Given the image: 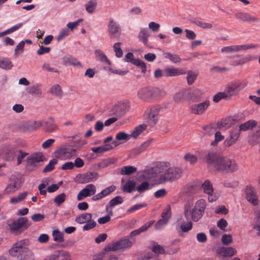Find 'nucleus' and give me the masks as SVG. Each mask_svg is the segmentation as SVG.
<instances>
[{"mask_svg": "<svg viewBox=\"0 0 260 260\" xmlns=\"http://www.w3.org/2000/svg\"><path fill=\"white\" fill-rule=\"evenodd\" d=\"M56 158L60 159H70L77 155L76 150L71 147H60L54 151Z\"/></svg>", "mask_w": 260, "mask_h": 260, "instance_id": "6e6552de", "label": "nucleus"}, {"mask_svg": "<svg viewBox=\"0 0 260 260\" xmlns=\"http://www.w3.org/2000/svg\"><path fill=\"white\" fill-rule=\"evenodd\" d=\"M149 35V31L147 28H142L139 34V40L142 42L144 45H146Z\"/></svg>", "mask_w": 260, "mask_h": 260, "instance_id": "ea45409f", "label": "nucleus"}, {"mask_svg": "<svg viewBox=\"0 0 260 260\" xmlns=\"http://www.w3.org/2000/svg\"><path fill=\"white\" fill-rule=\"evenodd\" d=\"M186 94H187L186 90L179 91L174 95L173 99L175 102L178 103L183 100Z\"/></svg>", "mask_w": 260, "mask_h": 260, "instance_id": "6e6d98bb", "label": "nucleus"}, {"mask_svg": "<svg viewBox=\"0 0 260 260\" xmlns=\"http://www.w3.org/2000/svg\"><path fill=\"white\" fill-rule=\"evenodd\" d=\"M16 151L11 145H4L0 149V155L5 160L12 161L16 157Z\"/></svg>", "mask_w": 260, "mask_h": 260, "instance_id": "f8f14e48", "label": "nucleus"}, {"mask_svg": "<svg viewBox=\"0 0 260 260\" xmlns=\"http://www.w3.org/2000/svg\"><path fill=\"white\" fill-rule=\"evenodd\" d=\"M113 139L112 137L109 136L104 140V145L99 147H91L90 149L92 152L95 153H102L108 151H109L112 149L113 146L112 145L109 144V142H111V141L113 140Z\"/></svg>", "mask_w": 260, "mask_h": 260, "instance_id": "aec40b11", "label": "nucleus"}, {"mask_svg": "<svg viewBox=\"0 0 260 260\" xmlns=\"http://www.w3.org/2000/svg\"><path fill=\"white\" fill-rule=\"evenodd\" d=\"M52 236L54 241L57 242H62L64 241L63 234L58 230H54L52 232Z\"/></svg>", "mask_w": 260, "mask_h": 260, "instance_id": "3c124183", "label": "nucleus"}, {"mask_svg": "<svg viewBox=\"0 0 260 260\" xmlns=\"http://www.w3.org/2000/svg\"><path fill=\"white\" fill-rule=\"evenodd\" d=\"M150 184L147 182L144 181L142 182L137 187V190L139 192H143L149 189Z\"/></svg>", "mask_w": 260, "mask_h": 260, "instance_id": "0e129e2a", "label": "nucleus"}, {"mask_svg": "<svg viewBox=\"0 0 260 260\" xmlns=\"http://www.w3.org/2000/svg\"><path fill=\"white\" fill-rule=\"evenodd\" d=\"M147 128V125L145 124H141L136 127L130 135V137L136 138L140 134L142 133Z\"/></svg>", "mask_w": 260, "mask_h": 260, "instance_id": "79ce46f5", "label": "nucleus"}, {"mask_svg": "<svg viewBox=\"0 0 260 260\" xmlns=\"http://www.w3.org/2000/svg\"><path fill=\"white\" fill-rule=\"evenodd\" d=\"M210 105V101L206 100L200 103L191 105L189 107V110L192 114L201 115L205 113Z\"/></svg>", "mask_w": 260, "mask_h": 260, "instance_id": "9d476101", "label": "nucleus"}, {"mask_svg": "<svg viewBox=\"0 0 260 260\" xmlns=\"http://www.w3.org/2000/svg\"><path fill=\"white\" fill-rule=\"evenodd\" d=\"M92 219V215L90 213H85L82 214L76 218L75 221L80 224L86 223Z\"/></svg>", "mask_w": 260, "mask_h": 260, "instance_id": "58836bf2", "label": "nucleus"}, {"mask_svg": "<svg viewBox=\"0 0 260 260\" xmlns=\"http://www.w3.org/2000/svg\"><path fill=\"white\" fill-rule=\"evenodd\" d=\"M240 133L241 131L238 126L232 127L229 131V137L224 141V146L229 147L236 144L240 135Z\"/></svg>", "mask_w": 260, "mask_h": 260, "instance_id": "9b49d317", "label": "nucleus"}, {"mask_svg": "<svg viewBox=\"0 0 260 260\" xmlns=\"http://www.w3.org/2000/svg\"><path fill=\"white\" fill-rule=\"evenodd\" d=\"M232 121L233 119L231 117H226L222 119L217 123V127L220 129H226L233 124Z\"/></svg>", "mask_w": 260, "mask_h": 260, "instance_id": "473e14b6", "label": "nucleus"}, {"mask_svg": "<svg viewBox=\"0 0 260 260\" xmlns=\"http://www.w3.org/2000/svg\"><path fill=\"white\" fill-rule=\"evenodd\" d=\"M246 200L253 206L258 204V196L255 188L251 186H247L245 188Z\"/></svg>", "mask_w": 260, "mask_h": 260, "instance_id": "a211bd4d", "label": "nucleus"}, {"mask_svg": "<svg viewBox=\"0 0 260 260\" xmlns=\"http://www.w3.org/2000/svg\"><path fill=\"white\" fill-rule=\"evenodd\" d=\"M168 162H160L156 167L149 170V173L156 174L164 172L160 175L158 180V182L160 184L169 181H174L180 178L182 174V169L178 167L168 168Z\"/></svg>", "mask_w": 260, "mask_h": 260, "instance_id": "7ed1b4c3", "label": "nucleus"}, {"mask_svg": "<svg viewBox=\"0 0 260 260\" xmlns=\"http://www.w3.org/2000/svg\"><path fill=\"white\" fill-rule=\"evenodd\" d=\"M19 187L18 182L15 181L10 183L4 191V194H11L14 192Z\"/></svg>", "mask_w": 260, "mask_h": 260, "instance_id": "c9c22d12", "label": "nucleus"}, {"mask_svg": "<svg viewBox=\"0 0 260 260\" xmlns=\"http://www.w3.org/2000/svg\"><path fill=\"white\" fill-rule=\"evenodd\" d=\"M136 243L135 238H122L119 240L112 242L105 248L106 251H117L130 249Z\"/></svg>", "mask_w": 260, "mask_h": 260, "instance_id": "39448f33", "label": "nucleus"}, {"mask_svg": "<svg viewBox=\"0 0 260 260\" xmlns=\"http://www.w3.org/2000/svg\"><path fill=\"white\" fill-rule=\"evenodd\" d=\"M222 99H229L224 91L217 93L213 98V101L215 103H218Z\"/></svg>", "mask_w": 260, "mask_h": 260, "instance_id": "bf43d9fd", "label": "nucleus"}, {"mask_svg": "<svg viewBox=\"0 0 260 260\" xmlns=\"http://www.w3.org/2000/svg\"><path fill=\"white\" fill-rule=\"evenodd\" d=\"M27 221L26 217H20L17 220L9 224V226L12 231H17L23 227Z\"/></svg>", "mask_w": 260, "mask_h": 260, "instance_id": "bb28decb", "label": "nucleus"}, {"mask_svg": "<svg viewBox=\"0 0 260 260\" xmlns=\"http://www.w3.org/2000/svg\"><path fill=\"white\" fill-rule=\"evenodd\" d=\"M154 222V220H151L143 226H142L140 228L134 230L130 233V237L131 238H133V237L137 236L140 234L141 233L145 232L146 231L150 226H151Z\"/></svg>", "mask_w": 260, "mask_h": 260, "instance_id": "c85d7f7f", "label": "nucleus"}, {"mask_svg": "<svg viewBox=\"0 0 260 260\" xmlns=\"http://www.w3.org/2000/svg\"><path fill=\"white\" fill-rule=\"evenodd\" d=\"M193 205L192 200L188 201L184 204L183 214L187 221H185L182 218L178 219L176 224V229L178 231L188 232L192 228L191 221L198 222L203 216L206 208V201L201 199L195 203L193 207Z\"/></svg>", "mask_w": 260, "mask_h": 260, "instance_id": "f257e3e1", "label": "nucleus"}, {"mask_svg": "<svg viewBox=\"0 0 260 260\" xmlns=\"http://www.w3.org/2000/svg\"><path fill=\"white\" fill-rule=\"evenodd\" d=\"M115 189L116 186L115 185H111L107 187L100 193L92 196L91 200L93 201L100 200L111 194L112 192L114 191Z\"/></svg>", "mask_w": 260, "mask_h": 260, "instance_id": "b1692460", "label": "nucleus"}, {"mask_svg": "<svg viewBox=\"0 0 260 260\" xmlns=\"http://www.w3.org/2000/svg\"><path fill=\"white\" fill-rule=\"evenodd\" d=\"M164 56L166 58L169 59L174 63H179L181 60L180 57L176 54L166 52L164 53Z\"/></svg>", "mask_w": 260, "mask_h": 260, "instance_id": "a18cd8bd", "label": "nucleus"}, {"mask_svg": "<svg viewBox=\"0 0 260 260\" xmlns=\"http://www.w3.org/2000/svg\"><path fill=\"white\" fill-rule=\"evenodd\" d=\"M63 63L66 65H70L79 68L82 67L81 63L77 60L70 55H65L62 58Z\"/></svg>", "mask_w": 260, "mask_h": 260, "instance_id": "cd10ccee", "label": "nucleus"}, {"mask_svg": "<svg viewBox=\"0 0 260 260\" xmlns=\"http://www.w3.org/2000/svg\"><path fill=\"white\" fill-rule=\"evenodd\" d=\"M43 125L40 121H25L21 123V127L23 131H33Z\"/></svg>", "mask_w": 260, "mask_h": 260, "instance_id": "4be33fe9", "label": "nucleus"}, {"mask_svg": "<svg viewBox=\"0 0 260 260\" xmlns=\"http://www.w3.org/2000/svg\"><path fill=\"white\" fill-rule=\"evenodd\" d=\"M204 192L208 195V201L213 202L216 201L218 197L214 193V188L212 183L209 180H206L202 184Z\"/></svg>", "mask_w": 260, "mask_h": 260, "instance_id": "dca6fc26", "label": "nucleus"}, {"mask_svg": "<svg viewBox=\"0 0 260 260\" xmlns=\"http://www.w3.org/2000/svg\"><path fill=\"white\" fill-rule=\"evenodd\" d=\"M58 260H71L70 253L66 251H58Z\"/></svg>", "mask_w": 260, "mask_h": 260, "instance_id": "052dcab7", "label": "nucleus"}, {"mask_svg": "<svg viewBox=\"0 0 260 260\" xmlns=\"http://www.w3.org/2000/svg\"><path fill=\"white\" fill-rule=\"evenodd\" d=\"M198 75V73L192 71H189L187 73L186 80L188 85H191L194 83Z\"/></svg>", "mask_w": 260, "mask_h": 260, "instance_id": "37998d69", "label": "nucleus"}, {"mask_svg": "<svg viewBox=\"0 0 260 260\" xmlns=\"http://www.w3.org/2000/svg\"><path fill=\"white\" fill-rule=\"evenodd\" d=\"M57 160L55 158L50 160L48 164L44 168L43 172L47 173L52 171L54 169V166L57 164Z\"/></svg>", "mask_w": 260, "mask_h": 260, "instance_id": "603ef678", "label": "nucleus"}, {"mask_svg": "<svg viewBox=\"0 0 260 260\" xmlns=\"http://www.w3.org/2000/svg\"><path fill=\"white\" fill-rule=\"evenodd\" d=\"M257 124L256 121L254 120H248L241 124H240L238 128H239L240 131H247L249 129H251L254 127H255Z\"/></svg>", "mask_w": 260, "mask_h": 260, "instance_id": "2f4dec72", "label": "nucleus"}, {"mask_svg": "<svg viewBox=\"0 0 260 260\" xmlns=\"http://www.w3.org/2000/svg\"><path fill=\"white\" fill-rule=\"evenodd\" d=\"M27 193L26 191L19 194L17 197L12 198L10 200V203L12 204H16L24 200L27 197Z\"/></svg>", "mask_w": 260, "mask_h": 260, "instance_id": "de8ad7c7", "label": "nucleus"}, {"mask_svg": "<svg viewBox=\"0 0 260 260\" xmlns=\"http://www.w3.org/2000/svg\"><path fill=\"white\" fill-rule=\"evenodd\" d=\"M165 77L177 76L185 74L184 70L173 67H167L164 69Z\"/></svg>", "mask_w": 260, "mask_h": 260, "instance_id": "a878e982", "label": "nucleus"}, {"mask_svg": "<svg viewBox=\"0 0 260 260\" xmlns=\"http://www.w3.org/2000/svg\"><path fill=\"white\" fill-rule=\"evenodd\" d=\"M44 156L42 153L37 152L28 156L26 159V163L28 166H34L36 163L43 161Z\"/></svg>", "mask_w": 260, "mask_h": 260, "instance_id": "393cba45", "label": "nucleus"}, {"mask_svg": "<svg viewBox=\"0 0 260 260\" xmlns=\"http://www.w3.org/2000/svg\"><path fill=\"white\" fill-rule=\"evenodd\" d=\"M12 67V62L9 59L0 58V68L5 70H10Z\"/></svg>", "mask_w": 260, "mask_h": 260, "instance_id": "49530a36", "label": "nucleus"}, {"mask_svg": "<svg viewBox=\"0 0 260 260\" xmlns=\"http://www.w3.org/2000/svg\"><path fill=\"white\" fill-rule=\"evenodd\" d=\"M160 107L158 105L148 108L144 114L145 119L151 126H154L158 121V114L160 111Z\"/></svg>", "mask_w": 260, "mask_h": 260, "instance_id": "0eeeda50", "label": "nucleus"}, {"mask_svg": "<svg viewBox=\"0 0 260 260\" xmlns=\"http://www.w3.org/2000/svg\"><path fill=\"white\" fill-rule=\"evenodd\" d=\"M98 177V173L96 172H87L77 175L75 179L77 182L83 184L95 181Z\"/></svg>", "mask_w": 260, "mask_h": 260, "instance_id": "2eb2a0df", "label": "nucleus"}, {"mask_svg": "<svg viewBox=\"0 0 260 260\" xmlns=\"http://www.w3.org/2000/svg\"><path fill=\"white\" fill-rule=\"evenodd\" d=\"M152 250L156 254H163L166 253V250L162 246L157 244H155L152 247Z\"/></svg>", "mask_w": 260, "mask_h": 260, "instance_id": "680f3d73", "label": "nucleus"}, {"mask_svg": "<svg viewBox=\"0 0 260 260\" xmlns=\"http://www.w3.org/2000/svg\"><path fill=\"white\" fill-rule=\"evenodd\" d=\"M45 131L48 133H52L57 129V126L54 122V119L50 117L48 120L43 124Z\"/></svg>", "mask_w": 260, "mask_h": 260, "instance_id": "7c9ffc66", "label": "nucleus"}, {"mask_svg": "<svg viewBox=\"0 0 260 260\" xmlns=\"http://www.w3.org/2000/svg\"><path fill=\"white\" fill-rule=\"evenodd\" d=\"M27 91L31 94L40 96L42 94V90L39 84L34 85L27 88Z\"/></svg>", "mask_w": 260, "mask_h": 260, "instance_id": "a19ab883", "label": "nucleus"}, {"mask_svg": "<svg viewBox=\"0 0 260 260\" xmlns=\"http://www.w3.org/2000/svg\"><path fill=\"white\" fill-rule=\"evenodd\" d=\"M171 216V207L169 206L165 211L161 213V218L165 222L168 223V220Z\"/></svg>", "mask_w": 260, "mask_h": 260, "instance_id": "13d9d810", "label": "nucleus"}, {"mask_svg": "<svg viewBox=\"0 0 260 260\" xmlns=\"http://www.w3.org/2000/svg\"><path fill=\"white\" fill-rule=\"evenodd\" d=\"M136 183L133 181H127L123 187V190L124 192H131L135 188Z\"/></svg>", "mask_w": 260, "mask_h": 260, "instance_id": "8fccbe9b", "label": "nucleus"}, {"mask_svg": "<svg viewBox=\"0 0 260 260\" xmlns=\"http://www.w3.org/2000/svg\"><path fill=\"white\" fill-rule=\"evenodd\" d=\"M219 253L223 257H232L237 253V250L232 247H222Z\"/></svg>", "mask_w": 260, "mask_h": 260, "instance_id": "c756f323", "label": "nucleus"}, {"mask_svg": "<svg viewBox=\"0 0 260 260\" xmlns=\"http://www.w3.org/2000/svg\"><path fill=\"white\" fill-rule=\"evenodd\" d=\"M158 89L157 88L145 87L140 89L138 92V96L143 100H149L156 96Z\"/></svg>", "mask_w": 260, "mask_h": 260, "instance_id": "4468645a", "label": "nucleus"}, {"mask_svg": "<svg viewBox=\"0 0 260 260\" xmlns=\"http://www.w3.org/2000/svg\"><path fill=\"white\" fill-rule=\"evenodd\" d=\"M70 31L68 28H63L60 30L56 39L58 41L63 40L64 38L69 36Z\"/></svg>", "mask_w": 260, "mask_h": 260, "instance_id": "69168bd1", "label": "nucleus"}, {"mask_svg": "<svg viewBox=\"0 0 260 260\" xmlns=\"http://www.w3.org/2000/svg\"><path fill=\"white\" fill-rule=\"evenodd\" d=\"M49 92L53 95L59 98H62L63 95V92L61 90V87L58 84H55L52 86L49 89Z\"/></svg>", "mask_w": 260, "mask_h": 260, "instance_id": "4c0bfd02", "label": "nucleus"}, {"mask_svg": "<svg viewBox=\"0 0 260 260\" xmlns=\"http://www.w3.org/2000/svg\"><path fill=\"white\" fill-rule=\"evenodd\" d=\"M136 171V168L131 166H125L121 169V174L126 175H131Z\"/></svg>", "mask_w": 260, "mask_h": 260, "instance_id": "864d4df0", "label": "nucleus"}, {"mask_svg": "<svg viewBox=\"0 0 260 260\" xmlns=\"http://www.w3.org/2000/svg\"><path fill=\"white\" fill-rule=\"evenodd\" d=\"M28 155V153L24 152L21 149H19L16 151V156H17V165H20L22 162L23 159Z\"/></svg>", "mask_w": 260, "mask_h": 260, "instance_id": "09e8293b", "label": "nucleus"}, {"mask_svg": "<svg viewBox=\"0 0 260 260\" xmlns=\"http://www.w3.org/2000/svg\"><path fill=\"white\" fill-rule=\"evenodd\" d=\"M66 195L64 193H60L57 195L54 199V202L57 206H59L66 200Z\"/></svg>", "mask_w": 260, "mask_h": 260, "instance_id": "4d7b16f0", "label": "nucleus"}, {"mask_svg": "<svg viewBox=\"0 0 260 260\" xmlns=\"http://www.w3.org/2000/svg\"><path fill=\"white\" fill-rule=\"evenodd\" d=\"M186 91L187 95H189V99L191 100L199 99L202 95V92L199 89H189Z\"/></svg>", "mask_w": 260, "mask_h": 260, "instance_id": "e433bc0d", "label": "nucleus"}, {"mask_svg": "<svg viewBox=\"0 0 260 260\" xmlns=\"http://www.w3.org/2000/svg\"><path fill=\"white\" fill-rule=\"evenodd\" d=\"M235 16L237 19L244 22H257L259 21L258 18L248 13L239 12L236 13Z\"/></svg>", "mask_w": 260, "mask_h": 260, "instance_id": "5701e85b", "label": "nucleus"}, {"mask_svg": "<svg viewBox=\"0 0 260 260\" xmlns=\"http://www.w3.org/2000/svg\"><path fill=\"white\" fill-rule=\"evenodd\" d=\"M129 137L130 135H128L127 134L123 132H120L116 134V139L118 141H126L129 140Z\"/></svg>", "mask_w": 260, "mask_h": 260, "instance_id": "e2e57ef3", "label": "nucleus"}, {"mask_svg": "<svg viewBox=\"0 0 260 260\" xmlns=\"http://www.w3.org/2000/svg\"><path fill=\"white\" fill-rule=\"evenodd\" d=\"M255 45L251 44L242 45H232L223 47L221 49V52L224 53H233L240 51L246 50L248 49L254 48Z\"/></svg>", "mask_w": 260, "mask_h": 260, "instance_id": "ddd939ff", "label": "nucleus"}, {"mask_svg": "<svg viewBox=\"0 0 260 260\" xmlns=\"http://www.w3.org/2000/svg\"><path fill=\"white\" fill-rule=\"evenodd\" d=\"M107 31L110 38L119 36L121 34V29L119 24L112 18L108 20Z\"/></svg>", "mask_w": 260, "mask_h": 260, "instance_id": "1a4fd4ad", "label": "nucleus"}, {"mask_svg": "<svg viewBox=\"0 0 260 260\" xmlns=\"http://www.w3.org/2000/svg\"><path fill=\"white\" fill-rule=\"evenodd\" d=\"M94 54L95 58L98 60L103 62H106L108 65L111 64V61L101 50L99 49H96Z\"/></svg>", "mask_w": 260, "mask_h": 260, "instance_id": "72a5a7b5", "label": "nucleus"}, {"mask_svg": "<svg viewBox=\"0 0 260 260\" xmlns=\"http://www.w3.org/2000/svg\"><path fill=\"white\" fill-rule=\"evenodd\" d=\"M247 84L248 82L244 79L233 81L227 85L224 92L230 99L232 97L237 95L239 92L247 86Z\"/></svg>", "mask_w": 260, "mask_h": 260, "instance_id": "423d86ee", "label": "nucleus"}, {"mask_svg": "<svg viewBox=\"0 0 260 260\" xmlns=\"http://www.w3.org/2000/svg\"><path fill=\"white\" fill-rule=\"evenodd\" d=\"M184 158L190 164H194L197 161V156L191 154L190 153H186L184 155Z\"/></svg>", "mask_w": 260, "mask_h": 260, "instance_id": "338daca9", "label": "nucleus"}, {"mask_svg": "<svg viewBox=\"0 0 260 260\" xmlns=\"http://www.w3.org/2000/svg\"><path fill=\"white\" fill-rule=\"evenodd\" d=\"M129 109V106L127 104L119 103L113 107L111 112L113 115L119 118L127 112Z\"/></svg>", "mask_w": 260, "mask_h": 260, "instance_id": "6ab92c4d", "label": "nucleus"}, {"mask_svg": "<svg viewBox=\"0 0 260 260\" xmlns=\"http://www.w3.org/2000/svg\"><path fill=\"white\" fill-rule=\"evenodd\" d=\"M124 59L126 61L131 62L136 66L141 68L143 73H146L147 69L145 63L139 59L134 58V55L132 53H127L125 56Z\"/></svg>", "mask_w": 260, "mask_h": 260, "instance_id": "412c9836", "label": "nucleus"}, {"mask_svg": "<svg viewBox=\"0 0 260 260\" xmlns=\"http://www.w3.org/2000/svg\"><path fill=\"white\" fill-rule=\"evenodd\" d=\"M96 225V222L91 219L90 220H88L86 222L85 224L83 226V230L84 231H88L93 229Z\"/></svg>", "mask_w": 260, "mask_h": 260, "instance_id": "774afa93", "label": "nucleus"}, {"mask_svg": "<svg viewBox=\"0 0 260 260\" xmlns=\"http://www.w3.org/2000/svg\"><path fill=\"white\" fill-rule=\"evenodd\" d=\"M201 159L205 160L209 167H212L218 171L223 173H233L238 169V166L234 160L219 155L213 150L198 151Z\"/></svg>", "mask_w": 260, "mask_h": 260, "instance_id": "f03ea898", "label": "nucleus"}, {"mask_svg": "<svg viewBox=\"0 0 260 260\" xmlns=\"http://www.w3.org/2000/svg\"><path fill=\"white\" fill-rule=\"evenodd\" d=\"M150 144V142L149 141L144 142L140 146L134 148L131 152V155L132 156H137L140 154L149 146Z\"/></svg>", "mask_w": 260, "mask_h": 260, "instance_id": "f704fd0d", "label": "nucleus"}, {"mask_svg": "<svg viewBox=\"0 0 260 260\" xmlns=\"http://www.w3.org/2000/svg\"><path fill=\"white\" fill-rule=\"evenodd\" d=\"M24 244L23 240L14 244L9 250L10 255L17 257L19 260H34V254Z\"/></svg>", "mask_w": 260, "mask_h": 260, "instance_id": "20e7f679", "label": "nucleus"}, {"mask_svg": "<svg viewBox=\"0 0 260 260\" xmlns=\"http://www.w3.org/2000/svg\"><path fill=\"white\" fill-rule=\"evenodd\" d=\"M96 191L95 186L93 184H88L78 193L77 199L78 201H82L88 197L95 195Z\"/></svg>", "mask_w": 260, "mask_h": 260, "instance_id": "f3484780", "label": "nucleus"}, {"mask_svg": "<svg viewBox=\"0 0 260 260\" xmlns=\"http://www.w3.org/2000/svg\"><path fill=\"white\" fill-rule=\"evenodd\" d=\"M96 5L97 2L96 0H90L85 4V9L88 13H92L95 10Z\"/></svg>", "mask_w": 260, "mask_h": 260, "instance_id": "c03bdc74", "label": "nucleus"}, {"mask_svg": "<svg viewBox=\"0 0 260 260\" xmlns=\"http://www.w3.org/2000/svg\"><path fill=\"white\" fill-rule=\"evenodd\" d=\"M194 23L196 24L197 26L203 28L209 29H211L213 27V25L211 23H207L204 21H202L199 20H195Z\"/></svg>", "mask_w": 260, "mask_h": 260, "instance_id": "5fc2aeb1", "label": "nucleus"}]
</instances>
